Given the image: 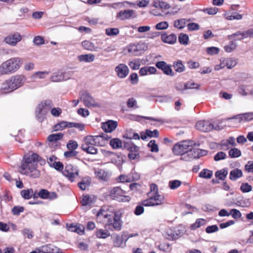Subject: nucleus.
I'll return each instance as SVG.
<instances>
[{
    "instance_id": "f257e3e1",
    "label": "nucleus",
    "mask_w": 253,
    "mask_h": 253,
    "mask_svg": "<svg viewBox=\"0 0 253 253\" xmlns=\"http://www.w3.org/2000/svg\"><path fill=\"white\" fill-rule=\"evenodd\" d=\"M122 212L108 206H102L96 211V220L98 223H104V227L110 231H120L123 222Z\"/></svg>"
},
{
    "instance_id": "f03ea898",
    "label": "nucleus",
    "mask_w": 253,
    "mask_h": 253,
    "mask_svg": "<svg viewBox=\"0 0 253 253\" xmlns=\"http://www.w3.org/2000/svg\"><path fill=\"white\" fill-rule=\"evenodd\" d=\"M40 158L36 153L27 156L21 165V173L33 178H38L41 174L38 164Z\"/></svg>"
},
{
    "instance_id": "7ed1b4c3",
    "label": "nucleus",
    "mask_w": 253,
    "mask_h": 253,
    "mask_svg": "<svg viewBox=\"0 0 253 253\" xmlns=\"http://www.w3.org/2000/svg\"><path fill=\"white\" fill-rule=\"evenodd\" d=\"M27 78L23 74H17L5 80L1 84L0 91L8 93L22 87L25 83Z\"/></svg>"
},
{
    "instance_id": "20e7f679",
    "label": "nucleus",
    "mask_w": 253,
    "mask_h": 253,
    "mask_svg": "<svg viewBox=\"0 0 253 253\" xmlns=\"http://www.w3.org/2000/svg\"><path fill=\"white\" fill-rule=\"evenodd\" d=\"M23 60L20 57H13L0 65V76L9 75L16 72L21 67Z\"/></svg>"
},
{
    "instance_id": "39448f33",
    "label": "nucleus",
    "mask_w": 253,
    "mask_h": 253,
    "mask_svg": "<svg viewBox=\"0 0 253 253\" xmlns=\"http://www.w3.org/2000/svg\"><path fill=\"white\" fill-rule=\"evenodd\" d=\"M126 191L119 187H115L109 190V195L114 200L119 202H128L130 200L129 196H126Z\"/></svg>"
},
{
    "instance_id": "423d86ee",
    "label": "nucleus",
    "mask_w": 253,
    "mask_h": 253,
    "mask_svg": "<svg viewBox=\"0 0 253 253\" xmlns=\"http://www.w3.org/2000/svg\"><path fill=\"white\" fill-rule=\"evenodd\" d=\"M148 198L142 202V205L144 206H155L162 204L164 201V196L160 195L159 193L153 194L148 193Z\"/></svg>"
},
{
    "instance_id": "0eeeda50",
    "label": "nucleus",
    "mask_w": 253,
    "mask_h": 253,
    "mask_svg": "<svg viewBox=\"0 0 253 253\" xmlns=\"http://www.w3.org/2000/svg\"><path fill=\"white\" fill-rule=\"evenodd\" d=\"M195 145L192 141H183L175 144L172 148V151L175 155H179L191 149V146Z\"/></svg>"
},
{
    "instance_id": "6e6552de",
    "label": "nucleus",
    "mask_w": 253,
    "mask_h": 253,
    "mask_svg": "<svg viewBox=\"0 0 253 253\" xmlns=\"http://www.w3.org/2000/svg\"><path fill=\"white\" fill-rule=\"evenodd\" d=\"M147 49L146 43L140 42L137 43L130 44L127 46L128 52L131 55L139 56Z\"/></svg>"
},
{
    "instance_id": "1a4fd4ad",
    "label": "nucleus",
    "mask_w": 253,
    "mask_h": 253,
    "mask_svg": "<svg viewBox=\"0 0 253 253\" xmlns=\"http://www.w3.org/2000/svg\"><path fill=\"white\" fill-rule=\"evenodd\" d=\"M79 170L78 168L72 165H67L63 171V175L71 182H73L79 176Z\"/></svg>"
},
{
    "instance_id": "9d476101",
    "label": "nucleus",
    "mask_w": 253,
    "mask_h": 253,
    "mask_svg": "<svg viewBox=\"0 0 253 253\" xmlns=\"http://www.w3.org/2000/svg\"><path fill=\"white\" fill-rule=\"evenodd\" d=\"M80 98L81 100L84 102L86 107L89 108L99 106L98 103L86 91H83L80 93Z\"/></svg>"
},
{
    "instance_id": "9b49d317",
    "label": "nucleus",
    "mask_w": 253,
    "mask_h": 253,
    "mask_svg": "<svg viewBox=\"0 0 253 253\" xmlns=\"http://www.w3.org/2000/svg\"><path fill=\"white\" fill-rule=\"evenodd\" d=\"M124 147L129 151L128 157L130 160L137 159L139 157V147L132 143L125 142Z\"/></svg>"
},
{
    "instance_id": "f8f14e48",
    "label": "nucleus",
    "mask_w": 253,
    "mask_h": 253,
    "mask_svg": "<svg viewBox=\"0 0 253 253\" xmlns=\"http://www.w3.org/2000/svg\"><path fill=\"white\" fill-rule=\"evenodd\" d=\"M156 66L161 70L165 75L171 77L174 76V73L172 70L171 65L168 64L166 62H157L156 63Z\"/></svg>"
},
{
    "instance_id": "ddd939ff",
    "label": "nucleus",
    "mask_w": 253,
    "mask_h": 253,
    "mask_svg": "<svg viewBox=\"0 0 253 253\" xmlns=\"http://www.w3.org/2000/svg\"><path fill=\"white\" fill-rule=\"evenodd\" d=\"M115 71L119 78L124 79L128 74L129 69L126 64L120 63L115 67Z\"/></svg>"
},
{
    "instance_id": "4468645a",
    "label": "nucleus",
    "mask_w": 253,
    "mask_h": 253,
    "mask_svg": "<svg viewBox=\"0 0 253 253\" xmlns=\"http://www.w3.org/2000/svg\"><path fill=\"white\" fill-rule=\"evenodd\" d=\"M236 36H241L240 38H238L239 40H242L244 39L248 38H253V29H250L246 31H238L236 33H235L232 35H229L228 36V39L230 40L232 39Z\"/></svg>"
},
{
    "instance_id": "2eb2a0df",
    "label": "nucleus",
    "mask_w": 253,
    "mask_h": 253,
    "mask_svg": "<svg viewBox=\"0 0 253 253\" xmlns=\"http://www.w3.org/2000/svg\"><path fill=\"white\" fill-rule=\"evenodd\" d=\"M195 127L200 131L208 132L213 129V126L208 121H200L196 123Z\"/></svg>"
},
{
    "instance_id": "dca6fc26",
    "label": "nucleus",
    "mask_w": 253,
    "mask_h": 253,
    "mask_svg": "<svg viewBox=\"0 0 253 253\" xmlns=\"http://www.w3.org/2000/svg\"><path fill=\"white\" fill-rule=\"evenodd\" d=\"M21 40L22 36L21 35L18 33H15L6 37L4 39V41L9 45L15 46Z\"/></svg>"
},
{
    "instance_id": "f3484780",
    "label": "nucleus",
    "mask_w": 253,
    "mask_h": 253,
    "mask_svg": "<svg viewBox=\"0 0 253 253\" xmlns=\"http://www.w3.org/2000/svg\"><path fill=\"white\" fill-rule=\"evenodd\" d=\"M135 11L132 9L121 10L117 14L116 17L119 20H125L131 18L134 14Z\"/></svg>"
},
{
    "instance_id": "a211bd4d",
    "label": "nucleus",
    "mask_w": 253,
    "mask_h": 253,
    "mask_svg": "<svg viewBox=\"0 0 253 253\" xmlns=\"http://www.w3.org/2000/svg\"><path fill=\"white\" fill-rule=\"evenodd\" d=\"M117 126V122L112 120L108 121L101 124L102 128L107 132H111L114 130Z\"/></svg>"
},
{
    "instance_id": "6ab92c4d",
    "label": "nucleus",
    "mask_w": 253,
    "mask_h": 253,
    "mask_svg": "<svg viewBox=\"0 0 253 253\" xmlns=\"http://www.w3.org/2000/svg\"><path fill=\"white\" fill-rule=\"evenodd\" d=\"M52 106L53 104L50 100H46L42 102L37 107L40 109V111L47 114Z\"/></svg>"
},
{
    "instance_id": "aec40b11",
    "label": "nucleus",
    "mask_w": 253,
    "mask_h": 253,
    "mask_svg": "<svg viewBox=\"0 0 253 253\" xmlns=\"http://www.w3.org/2000/svg\"><path fill=\"white\" fill-rule=\"evenodd\" d=\"M100 136H87L84 138V143L89 146H98L99 145V139Z\"/></svg>"
},
{
    "instance_id": "412c9836",
    "label": "nucleus",
    "mask_w": 253,
    "mask_h": 253,
    "mask_svg": "<svg viewBox=\"0 0 253 253\" xmlns=\"http://www.w3.org/2000/svg\"><path fill=\"white\" fill-rule=\"evenodd\" d=\"M228 118V119H230ZM231 119H235L239 120V122H249L253 120V112L240 114L233 117Z\"/></svg>"
},
{
    "instance_id": "4be33fe9",
    "label": "nucleus",
    "mask_w": 253,
    "mask_h": 253,
    "mask_svg": "<svg viewBox=\"0 0 253 253\" xmlns=\"http://www.w3.org/2000/svg\"><path fill=\"white\" fill-rule=\"evenodd\" d=\"M176 39L177 37L174 34H171L169 35L164 34L161 36V40L164 42L170 44L174 43L176 41Z\"/></svg>"
},
{
    "instance_id": "5701e85b",
    "label": "nucleus",
    "mask_w": 253,
    "mask_h": 253,
    "mask_svg": "<svg viewBox=\"0 0 253 253\" xmlns=\"http://www.w3.org/2000/svg\"><path fill=\"white\" fill-rule=\"evenodd\" d=\"M152 5L155 8L165 10H168L170 8V6L168 3L162 0H153Z\"/></svg>"
},
{
    "instance_id": "b1692460",
    "label": "nucleus",
    "mask_w": 253,
    "mask_h": 253,
    "mask_svg": "<svg viewBox=\"0 0 253 253\" xmlns=\"http://www.w3.org/2000/svg\"><path fill=\"white\" fill-rule=\"evenodd\" d=\"M203 152H205V151L198 148H193V146H191V149L188 150V154L191 160L199 158L203 155Z\"/></svg>"
},
{
    "instance_id": "393cba45",
    "label": "nucleus",
    "mask_w": 253,
    "mask_h": 253,
    "mask_svg": "<svg viewBox=\"0 0 253 253\" xmlns=\"http://www.w3.org/2000/svg\"><path fill=\"white\" fill-rule=\"evenodd\" d=\"M96 198L94 196L85 195L84 196L81 201V203L84 206H89L94 204Z\"/></svg>"
},
{
    "instance_id": "a878e982",
    "label": "nucleus",
    "mask_w": 253,
    "mask_h": 253,
    "mask_svg": "<svg viewBox=\"0 0 253 253\" xmlns=\"http://www.w3.org/2000/svg\"><path fill=\"white\" fill-rule=\"evenodd\" d=\"M243 176V172L241 169H234L230 172L229 178L231 180H236L237 179Z\"/></svg>"
},
{
    "instance_id": "bb28decb",
    "label": "nucleus",
    "mask_w": 253,
    "mask_h": 253,
    "mask_svg": "<svg viewBox=\"0 0 253 253\" xmlns=\"http://www.w3.org/2000/svg\"><path fill=\"white\" fill-rule=\"evenodd\" d=\"M78 60L80 62H91L95 59V56L92 54H82L78 57Z\"/></svg>"
},
{
    "instance_id": "cd10ccee",
    "label": "nucleus",
    "mask_w": 253,
    "mask_h": 253,
    "mask_svg": "<svg viewBox=\"0 0 253 253\" xmlns=\"http://www.w3.org/2000/svg\"><path fill=\"white\" fill-rule=\"evenodd\" d=\"M42 248L47 253H62L60 249L51 244L42 246Z\"/></svg>"
},
{
    "instance_id": "c85d7f7f",
    "label": "nucleus",
    "mask_w": 253,
    "mask_h": 253,
    "mask_svg": "<svg viewBox=\"0 0 253 253\" xmlns=\"http://www.w3.org/2000/svg\"><path fill=\"white\" fill-rule=\"evenodd\" d=\"M82 46L85 49L92 51H98V47L95 46L93 43L89 41H84L82 42Z\"/></svg>"
},
{
    "instance_id": "c756f323",
    "label": "nucleus",
    "mask_w": 253,
    "mask_h": 253,
    "mask_svg": "<svg viewBox=\"0 0 253 253\" xmlns=\"http://www.w3.org/2000/svg\"><path fill=\"white\" fill-rule=\"evenodd\" d=\"M82 149L88 154H96L97 153V149L94 146H89L86 144H82L81 146Z\"/></svg>"
},
{
    "instance_id": "7c9ffc66",
    "label": "nucleus",
    "mask_w": 253,
    "mask_h": 253,
    "mask_svg": "<svg viewBox=\"0 0 253 253\" xmlns=\"http://www.w3.org/2000/svg\"><path fill=\"white\" fill-rule=\"evenodd\" d=\"M69 122H68L61 121L54 126L53 130L55 131L62 130L66 127H69Z\"/></svg>"
},
{
    "instance_id": "2f4dec72",
    "label": "nucleus",
    "mask_w": 253,
    "mask_h": 253,
    "mask_svg": "<svg viewBox=\"0 0 253 253\" xmlns=\"http://www.w3.org/2000/svg\"><path fill=\"white\" fill-rule=\"evenodd\" d=\"M213 175V172L212 170L208 169H203L199 174V176L202 178L205 179H210L211 178Z\"/></svg>"
},
{
    "instance_id": "473e14b6",
    "label": "nucleus",
    "mask_w": 253,
    "mask_h": 253,
    "mask_svg": "<svg viewBox=\"0 0 253 253\" xmlns=\"http://www.w3.org/2000/svg\"><path fill=\"white\" fill-rule=\"evenodd\" d=\"M50 79L53 82H59L63 81L62 71H58L54 73L51 76Z\"/></svg>"
},
{
    "instance_id": "72a5a7b5",
    "label": "nucleus",
    "mask_w": 253,
    "mask_h": 253,
    "mask_svg": "<svg viewBox=\"0 0 253 253\" xmlns=\"http://www.w3.org/2000/svg\"><path fill=\"white\" fill-rule=\"evenodd\" d=\"M206 220L203 218L197 219L195 223L191 224L190 228L192 230H195L206 224Z\"/></svg>"
},
{
    "instance_id": "f704fd0d",
    "label": "nucleus",
    "mask_w": 253,
    "mask_h": 253,
    "mask_svg": "<svg viewBox=\"0 0 253 253\" xmlns=\"http://www.w3.org/2000/svg\"><path fill=\"white\" fill-rule=\"evenodd\" d=\"M90 182L89 177H85L78 183V186L82 190H85L86 187L89 186Z\"/></svg>"
},
{
    "instance_id": "c9c22d12",
    "label": "nucleus",
    "mask_w": 253,
    "mask_h": 253,
    "mask_svg": "<svg viewBox=\"0 0 253 253\" xmlns=\"http://www.w3.org/2000/svg\"><path fill=\"white\" fill-rule=\"evenodd\" d=\"M173 67L175 71L178 73H181L185 70V66L181 60L173 62Z\"/></svg>"
},
{
    "instance_id": "e433bc0d",
    "label": "nucleus",
    "mask_w": 253,
    "mask_h": 253,
    "mask_svg": "<svg viewBox=\"0 0 253 253\" xmlns=\"http://www.w3.org/2000/svg\"><path fill=\"white\" fill-rule=\"evenodd\" d=\"M228 174L227 169L225 168L217 171L215 173V176L218 179L223 180Z\"/></svg>"
},
{
    "instance_id": "4c0bfd02",
    "label": "nucleus",
    "mask_w": 253,
    "mask_h": 253,
    "mask_svg": "<svg viewBox=\"0 0 253 253\" xmlns=\"http://www.w3.org/2000/svg\"><path fill=\"white\" fill-rule=\"evenodd\" d=\"M96 235L99 238L105 239L109 237L110 233L108 230L100 229L97 230L96 232Z\"/></svg>"
},
{
    "instance_id": "58836bf2",
    "label": "nucleus",
    "mask_w": 253,
    "mask_h": 253,
    "mask_svg": "<svg viewBox=\"0 0 253 253\" xmlns=\"http://www.w3.org/2000/svg\"><path fill=\"white\" fill-rule=\"evenodd\" d=\"M113 163H114L117 166H121L124 162L123 156L120 155H114V157L112 159Z\"/></svg>"
},
{
    "instance_id": "ea45409f",
    "label": "nucleus",
    "mask_w": 253,
    "mask_h": 253,
    "mask_svg": "<svg viewBox=\"0 0 253 253\" xmlns=\"http://www.w3.org/2000/svg\"><path fill=\"white\" fill-rule=\"evenodd\" d=\"M49 74V72L48 71H39L34 73L31 76V78L33 79H36L37 78L41 79H44Z\"/></svg>"
},
{
    "instance_id": "a19ab883",
    "label": "nucleus",
    "mask_w": 253,
    "mask_h": 253,
    "mask_svg": "<svg viewBox=\"0 0 253 253\" xmlns=\"http://www.w3.org/2000/svg\"><path fill=\"white\" fill-rule=\"evenodd\" d=\"M96 176L100 180L106 181L108 178V174L104 169H98L95 172Z\"/></svg>"
},
{
    "instance_id": "79ce46f5",
    "label": "nucleus",
    "mask_w": 253,
    "mask_h": 253,
    "mask_svg": "<svg viewBox=\"0 0 253 253\" xmlns=\"http://www.w3.org/2000/svg\"><path fill=\"white\" fill-rule=\"evenodd\" d=\"M110 145L113 149H119L122 147V143L119 138H115L111 139L110 141Z\"/></svg>"
},
{
    "instance_id": "37998d69",
    "label": "nucleus",
    "mask_w": 253,
    "mask_h": 253,
    "mask_svg": "<svg viewBox=\"0 0 253 253\" xmlns=\"http://www.w3.org/2000/svg\"><path fill=\"white\" fill-rule=\"evenodd\" d=\"M63 134L62 133H57L49 135L47 137V140L49 142H55L62 138Z\"/></svg>"
},
{
    "instance_id": "c03bdc74",
    "label": "nucleus",
    "mask_w": 253,
    "mask_h": 253,
    "mask_svg": "<svg viewBox=\"0 0 253 253\" xmlns=\"http://www.w3.org/2000/svg\"><path fill=\"white\" fill-rule=\"evenodd\" d=\"M21 195L25 199H30L33 196V190L31 188L23 190L21 191Z\"/></svg>"
},
{
    "instance_id": "a18cd8bd",
    "label": "nucleus",
    "mask_w": 253,
    "mask_h": 253,
    "mask_svg": "<svg viewBox=\"0 0 253 253\" xmlns=\"http://www.w3.org/2000/svg\"><path fill=\"white\" fill-rule=\"evenodd\" d=\"M237 46L236 42L234 41H231L228 44L224 47L225 51L227 52L230 53L234 51Z\"/></svg>"
},
{
    "instance_id": "49530a36",
    "label": "nucleus",
    "mask_w": 253,
    "mask_h": 253,
    "mask_svg": "<svg viewBox=\"0 0 253 253\" xmlns=\"http://www.w3.org/2000/svg\"><path fill=\"white\" fill-rule=\"evenodd\" d=\"M179 42L183 45H187L189 42V37L186 34L181 33L178 37Z\"/></svg>"
},
{
    "instance_id": "de8ad7c7",
    "label": "nucleus",
    "mask_w": 253,
    "mask_h": 253,
    "mask_svg": "<svg viewBox=\"0 0 253 253\" xmlns=\"http://www.w3.org/2000/svg\"><path fill=\"white\" fill-rule=\"evenodd\" d=\"M47 114L40 111V109L37 107L36 109V117L37 120L40 122H42L45 119V116Z\"/></svg>"
},
{
    "instance_id": "09e8293b",
    "label": "nucleus",
    "mask_w": 253,
    "mask_h": 253,
    "mask_svg": "<svg viewBox=\"0 0 253 253\" xmlns=\"http://www.w3.org/2000/svg\"><path fill=\"white\" fill-rule=\"evenodd\" d=\"M186 22L184 19L176 20L174 22L173 26L175 28L181 29L185 26Z\"/></svg>"
},
{
    "instance_id": "8fccbe9b",
    "label": "nucleus",
    "mask_w": 253,
    "mask_h": 253,
    "mask_svg": "<svg viewBox=\"0 0 253 253\" xmlns=\"http://www.w3.org/2000/svg\"><path fill=\"white\" fill-rule=\"evenodd\" d=\"M182 184L181 181L178 180H173L169 181V186L172 190H174L179 187Z\"/></svg>"
},
{
    "instance_id": "3c124183",
    "label": "nucleus",
    "mask_w": 253,
    "mask_h": 253,
    "mask_svg": "<svg viewBox=\"0 0 253 253\" xmlns=\"http://www.w3.org/2000/svg\"><path fill=\"white\" fill-rule=\"evenodd\" d=\"M128 65L132 70H138L140 66L139 59H135L128 62Z\"/></svg>"
},
{
    "instance_id": "603ef678",
    "label": "nucleus",
    "mask_w": 253,
    "mask_h": 253,
    "mask_svg": "<svg viewBox=\"0 0 253 253\" xmlns=\"http://www.w3.org/2000/svg\"><path fill=\"white\" fill-rule=\"evenodd\" d=\"M229 156L231 158H237L241 156V152L240 150L236 148L231 149L229 151Z\"/></svg>"
},
{
    "instance_id": "864d4df0",
    "label": "nucleus",
    "mask_w": 253,
    "mask_h": 253,
    "mask_svg": "<svg viewBox=\"0 0 253 253\" xmlns=\"http://www.w3.org/2000/svg\"><path fill=\"white\" fill-rule=\"evenodd\" d=\"M119 30L116 28H109L106 29V34L109 36H114L118 35Z\"/></svg>"
},
{
    "instance_id": "5fc2aeb1",
    "label": "nucleus",
    "mask_w": 253,
    "mask_h": 253,
    "mask_svg": "<svg viewBox=\"0 0 253 253\" xmlns=\"http://www.w3.org/2000/svg\"><path fill=\"white\" fill-rule=\"evenodd\" d=\"M148 146L150 148V150L152 152H158L159 151V147L156 143L155 140H151L148 144Z\"/></svg>"
},
{
    "instance_id": "6e6d98bb",
    "label": "nucleus",
    "mask_w": 253,
    "mask_h": 253,
    "mask_svg": "<svg viewBox=\"0 0 253 253\" xmlns=\"http://www.w3.org/2000/svg\"><path fill=\"white\" fill-rule=\"evenodd\" d=\"M236 60L233 58H228L225 60L226 66L228 69H232L236 66Z\"/></svg>"
},
{
    "instance_id": "4d7b16f0",
    "label": "nucleus",
    "mask_w": 253,
    "mask_h": 253,
    "mask_svg": "<svg viewBox=\"0 0 253 253\" xmlns=\"http://www.w3.org/2000/svg\"><path fill=\"white\" fill-rule=\"evenodd\" d=\"M66 147L69 150L75 151L78 147V144L77 141L73 140H70L67 143Z\"/></svg>"
},
{
    "instance_id": "13d9d810",
    "label": "nucleus",
    "mask_w": 253,
    "mask_h": 253,
    "mask_svg": "<svg viewBox=\"0 0 253 253\" xmlns=\"http://www.w3.org/2000/svg\"><path fill=\"white\" fill-rule=\"evenodd\" d=\"M200 84H196L191 81L185 83V87L187 89H199Z\"/></svg>"
},
{
    "instance_id": "bf43d9fd",
    "label": "nucleus",
    "mask_w": 253,
    "mask_h": 253,
    "mask_svg": "<svg viewBox=\"0 0 253 253\" xmlns=\"http://www.w3.org/2000/svg\"><path fill=\"white\" fill-rule=\"evenodd\" d=\"M169 27V23L166 21H163L156 24L155 28L158 30H163L168 29Z\"/></svg>"
},
{
    "instance_id": "052dcab7",
    "label": "nucleus",
    "mask_w": 253,
    "mask_h": 253,
    "mask_svg": "<svg viewBox=\"0 0 253 253\" xmlns=\"http://www.w3.org/2000/svg\"><path fill=\"white\" fill-rule=\"evenodd\" d=\"M240 190L243 193H248L252 190V187L247 183H242L240 187Z\"/></svg>"
},
{
    "instance_id": "680f3d73",
    "label": "nucleus",
    "mask_w": 253,
    "mask_h": 253,
    "mask_svg": "<svg viewBox=\"0 0 253 253\" xmlns=\"http://www.w3.org/2000/svg\"><path fill=\"white\" fill-rule=\"evenodd\" d=\"M206 51L209 54L213 55L217 54L219 53V49L218 47L212 46L207 48Z\"/></svg>"
},
{
    "instance_id": "e2e57ef3",
    "label": "nucleus",
    "mask_w": 253,
    "mask_h": 253,
    "mask_svg": "<svg viewBox=\"0 0 253 253\" xmlns=\"http://www.w3.org/2000/svg\"><path fill=\"white\" fill-rule=\"evenodd\" d=\"M69 127H76L80 130H83L84 127V125L81 123L69 122Z\"/></svg>"
},
{
    "instance_id": "0e129e2a",
    "label": "nucleus",
    "mask_w": 253,
    "mask_h": 253,
    "mask_svg": "<svg viewBox=\"0 0 253 253\" xmlns=\"http://www.w3.org/2000/svg\"><path fill=\"white\" fill-rule=\"evenodd\" d=\"M218 227L216 225H212L211 226H208L206 228V232L208 234L212 233L218 231Z\"/></svg>"
},
{
    "instance_id": "69168bd1",
    "label": "nucleus",
    "mask_w": 253,
    "mask_h": 253,
    "mask_svg": "<svg viewBox=\"0 0 253 253\" xmlns=\"http://www.w3.org/2000/svg\"><path fill=\"white\" fill-rule=\"evenodd\" d=\"M137 101L134 98H129L126 102V105L128 108H137Z\"/></svg>"
},
{
    "instance_id": "338daca9",
    "label": "nucleus",
    "mask_w": 253,
    "mask_h": 253,
    "mask_svg": "<svg viewBox=\"0 0 253 253\" xmlns=\"http://www.w3.org/2000/svg\"><path fill=\"white\" fill-rule=\"evenodd\" d=\"M146 134L148 137H158L159 135V132L157 129L152 131L150 129H146Z\"/></svg>"
},
{
    "instance_id": "774afa93",
    "label": "nucleus",
    "mask_w": 253,
    "mask_h": 253,
    "mask_svg": "<svg viewBox=\"0 0 253 253\" xmlns=\"http://www.w3.org/2000/svg\"><path fill=\"white\" fill-rule=\"evenodd\" d=\"M230 215L231 214L232 216L235 219H238L241 217V213L239 211L236 209H232L230 212Z\"/></svg>"
}]
</instances>
